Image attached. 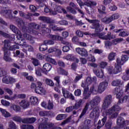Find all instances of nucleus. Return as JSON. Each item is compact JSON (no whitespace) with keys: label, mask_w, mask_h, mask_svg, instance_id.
Masks as SVG:
<instances>
[{"label":"nucleus","mask_w":129,"mask_h":129,"mask_svg":"<svg viewBox=\"0 0 129 129\" xmlns=\"http://www.w3.org/2000/svg\"><path fill=\"white\" fill-rule=\"evenodd\" d=\"M1 112L5 117H9V116H11V114L4 109H1Z\"/></svg>","instance_id":"nucleus-48"},{"label":"nucleus","mask_w":129,"mask_h":129,"mask_svg":"<svg viewBox=\"0 0 129 129\" xmlns=\"http://www.w3.org/2000/svg\"><path fill=\"white\" fill-rule=\"evenodd\" d=\"M49 38L50 39H51L53 41H61L62 40V37L59 35H49Z\"/></svg>","instance_id":"nucleus-35"},{"label":"nucleus","mask_w":129,"mask_h":129,"mask_svg":"<svg viewBox=\"0 0 129 129\" xmlns=\"http://www.w3.org/2000/svg\"><path fill=\"white\" fill-rule=\"evenodd\" d=\"M67 117V115L65 114H59L56 117V120H62V119H65Z\"/></svg>","instance_id":"nucleus-46"},{"label":"nucleus","mask_w":129,"mask_h":129,"mask_svg":"<svg viewBox=\"0 0 129 129\" xmlns=\"http://www.w3.org/2000/svg\"><path fill=\"white\" fill-rule=\"evenodd\" d=\"M90 92L92 94H97L98 93V88L94 85L92 86L90 89Z\"/></svg>","instance_id":"nucleus-38"},{"label":"nucleus","mask_w":129,"mask_h":129,"mask_svg":"<svg viewBox=\"0 0 129 129\" xmlns=\"http://www.w3.org/2000/svg\"><path fill=\"white\" fill-rule=\"evenodd\" d=\"M97 109L94 108L90 114V117H91V118H95V119H96V118L98 117V115H97Z\"/></svg>","instance_id":"nucleus-34"},{"label":"nucleus","mask_w":129,"mask_h":129,"mask_svg":"<svg viewBox=\"0 0 129 129\" xmlns=\"http://www.w3.org/2000/svg\"><path fill=\"white\" fill-rule=\"evenodd\" d=\"M47 27V24L45 23H40V25H38L37 27V30H40V29H46Z\"/></svg>","instance_id":"nucleus-61"},{"label":"nucleus","mask_w":129,"mask_h":129,"mask_svg":"<svg viewBox=\"0 0 129 129\" xmlns=\"http://www.w3.org/2000/svg\"><path fill=\"white\" fill-rule=\"evenodd\" d=\"M115 95L116 98L119 99L117 103L116 104V105H119L120 103H123L124 101H126L127 99H128L129 96L127 95H124L123 92H122V90L118 89L117 91H115Z\"/></svg>","instance_id":"nucleus-5"},{"label":"nucleus","mask_w":129,"mask_h":129,"mask_svg":"<svg viewBox=\"0 0 129 129\" xmlns=\"http://www.w3.org/2000/svg\"><path fill=\"white\" fill-rule=\"evenodd\" d=\"M67 10L69 13L73 15H76V14H77L76 10H78V8L73 2H71L70 3V7H68Z\"/></svg>","instance_id":"nucleus-13"},{"label":"nucleus","mask_w":129,"mask_h":129,"mask_svg":"<svg viewBox=\"0 0 129 129\" xmlns=\"http://www.w3.org/2000/svg\"><path fill=\"white\" fill-rule=\"evenodd\" d=\"M9 129H17V125L13 121L9 123Z\"/></svg>","instance_id":"nucleus-50"},{"label":"nucleus","mask_w":129,"mask_h":129,"mask_svg":"<svg viewBox=\"0 0 129 129\" xmlns=\"http://www.w3.org/2000/svg\"><path fill=\"white\" fill-rule=\"evenodd\" d=\"M17 23L18 26L19 28H20V29H22V31H24V32H27L28 30H29V27H28V25L25 23V22L22 19H18L16 21Z\"/></svg>","instance_id":"nucleus-10"},{"label":"nucleus","mask_w":129,"mask_h":129,"mask_svg":"<svg viewBox=\"0 0 129 129\" xmlns=\"http://www.w3.org/2000/svg\"><path fill=\"white\" fill-rule=\"evenodd\" d=\"M77 53L79 54L82 57H88V52L87 50L85 49L84 48L78 47L76 49Z\"/></svg>","instance_id":"nucleus-15"},{"label":"nucleus","mask_w":129,"mask_h":129,"mask_svg":"<svg viewBox=\"0 0 129 129\" xmlns=\"http://www.w3.org/2000/svg\"><path fill=\"white\" fill-rule=\"evenodd\" d=\"M82 104V100H80L79 101L77 102L75 105L67 107L66 109V112H70L73 110V109H78L81 105Z\"/></svg>","instance_id":"nucleus-12"},{"label":"nucleus","mask_w":129,"mask_h":129,"mask_svg":"<svg viewBox=\"0 0 129 129\" xmlns=\"http://www.w3.org/2000/svg\"><path fill=\"white\" fill-rule=\"evenodd\" d=\"M1 103L2 105H4V106H9L10 104H11L10 102L4 99L1 100Z\"/></svg>","instance_id":"nucleus-58"},{"label":"nucleus","mask_w":129,"mask_h":129,"mask_svg":"<svg viewBox=\"0 0 129 129\" xmlns=\"http://www.w3.org/2000/svg\"><path fill=\"white\" fill-rule=\"evenodd\" d=\"M23 36L26 38V40L29 41L30 44H34L35 43V38L33 37L31 35L25 33L23 34Z\"/></svg>","instance_id":"nucleus-30"},{"label":"nucleus","mask_w":129,"mask_h":129,"mask_svg":"<svg viewBox=\"0 0 129 129\" xmlns=\"http://www.w3.org/2000/svg\"><path fill=\"white\" fill-rule=\"evenodd\" d=\"M97 78L96 77L91 78L88 77L84 82H83L81 85L82 87L83 88H89V85L93 82V81H96Z\"/></svg>","instance_id":"nucleus-9"},{"label":"nucleus","mask_w":129,"mask_h":129,"mask_svg":"<svg viewBox=\"0 0 129 129\" xmlns=\"http://www.w3.org/2000/svg\"><path fill=\"white\" fill-rule=\"evenodd\" d=\"M117 124L122 128L125 127V121L123 120V119L121 117H119L117 119Z\"/></svg>","instance_id":"nucleus-27"},{"label":"nucleus","mask_w":129,"mask_h":129,"mask_svg":"<svg viewBox=\"0 0 129 129\" xmlns=\"http://www.w3.org/2000/svg\"><path fill=\"white\" fill-rule=\"evenodd\" d=\"M53 12H55L56 15H57V13H62L63 14H67V11H66V10H65L64 8H63L61 6H56L54 8Z\"/></svg>","instance_id":"nucleus-22"},{"label":"nucleus","mask_w":129,"mask_h":129,"mask_svg":"<svg viewBox=\"0 0 129 129\" xmlns=\"http://www.w3.org/2000/svg\"><path fill=\"white\" fill-rule=\"evenodd\" d=\"M22 129H34V126L32 125L23 124L21 126Z\"/></svg>","instance_id":"nucleus-52"},{"label":"nucleus","mask_w":129,"mask_h":129,"mask_svg":"<svg viewBox=\"0 0 129 129\" xmlns=\"http://www.w3.org/2000/svg\"><path fill=\"white\" fill-rule=\"evenodd\" d=\"M16 49H19V46L17 45H14L11 46L10 41L7 40H4V46L3 48V51H15Z\"/></svg>","instance_id":"nucleus-8"},{"label":"nucleus","mask_w":129,"mask_h":129,"mask_svg":"<svg viewBox=\"0 0 129 129\" xmlns=\"http://www.w3.org/2000/svg\"><path fill=\"white\" fill-rule=\"evenodd\" d=\"M10 29L12 30V32L13 33H15L16 34V35H19L20 36V40L21 41H20V46H24V47H29V45L27 44V42H26V40L25 39H23L21 38L22 37V34H21V31L18 29L16 26L14 25H10Z\"/></svg>","instance_id":"nucleus-4"},{"label":"nucleus","mask_w":129,"mask_h":129,"mask_svg":"<svg viewBox=\"0 0 129 129\" xmlns=\"http://www.w3.org/2000/svg\"><path fill=\"white\" fill-rule=\"evenodd\" d=\"M4 52V59L6 61V62H11L12 61V58L10 57L11 56V52L9 50H3Z\"/></svg>","instance_id":"nucleus-26"},{"label":"nucleus","mask_w":129,"mask_h":129,"mask_svg":"<svg viewBox=\"0 0 129 129\" xmlns=\"http://www.w3.org/2000/svg\"><path fill=\"white\" fill-rule=\"evenodd\" d=\"M62 92L63 96L66 98H70V99H72V100H74V99H75L74 96H73L72 93H70L69 91L67 90V89L62 88Z\"/></svg>","instance_id":"nucleus-14"},{"label":"nucleus","mask_w":129,"mask_h":129,"mask_svg":"<svg viewBox=\"0 0 129 129\" xmlns=\"http://www.w3.org/2000/svg\"><path fill=\"white\" fill-rule=\"evenodd\" d=\"M13 120L15 121H17V122H23V119L21 117L15 116L13 117Z\"/></svg>","instance_id":"nucleus-64"},{"label":"nucleus","mask_w":129,"mask_h":129,"mask_svg":"<svg viewBox=\"0 0 129 129\" xmlns=\"http://www.w3.org/2000/svg\"><path fill=\"white\" fill-rule=\"evenodd\" d=\"M86 20L90 23V24H93L92 25V29L95 30V33H100L103 31V27H102V25L97 22H98V20L94 19L90 20L88 18H86Z\"/></svg>","instance_id":"nucleus-3"},{"label":"nucleus","mask_w":129,"mask_h":129,"mask_svg":"<svg viewBox=\"0 0 129 129\" xmlns=\"http://www.w3.org/2000/svg\"><path fill=\"white\" fill-rule=\"evenodd\" d=\"M105 33L104 32H98V37L99 39H101L102 40H105Z\"/></svg>","instance_id":"nucleus-60"},{"label":"nucleus","mask_w":129,"mask_h":129,"mask_svg":"<svg viewBox=\"0 0 129 129\" xmlns=\"http://www.w3.org/2000/svg\"><path fill=\"white\" fill-rule=\"evenodd\" d=\"M89 90V88H84V92L83 93V99H88L90 98L91 96V93L88 92Z\"/></svg>","instance_id":"nucleus-19"},{"label":"nucleus","mask_w":129,"mask_h":129,"mask_svg":"<svg viewBox=\"0 0 129 129\" xmlns=\"http://www.w3.org/2000/svg\"><path fill=\"white\" fill-rule=\"evenodd\" d=\"M30 101L31 103V104L36 105L38 103V98L36 97H31L30 98Z\"/></svg>","instance_id":"nucleus-45"},{"label":"nucleus","mask_w":129,"mask_h":129,"mask_svg":"<svg viewBox=\"0 0 129 129\" xmlns=\"http://www.w3.org/2000/svg\"><path fill=\"white\" fill-rule=\"evenodd\" d=\"M98 12L100 15H106V12H105V6H101L100 9H98Z\"/></svg>","instance_id":"nucleus-47"},{"label":"nucleus","mask_w":129,"mask_h":129,"mask_svg":"<svg viewBox=\"0 0 129 129\" xmlns=\"http://www.w3.org/2000/svg\"><path fill=\"white\" fill-rule=\"evenodd\" d=\"M46 61H47V62H49V63H51V64H53V65L56 66L57 64V63L56 62V60L55 59L49 57L47 56L45 58Z\"/></svg>","instance_id":"nucleus-42"},{"label":"nucleus","mask_w":129,"mask_h":129,"mask_svg":"<svg viewBox=\"0 0 129 129\" xmlns=\"http://www.w3.org/2000/svg\"><path fill=\"white\" fill-rule=\"evenodd\" d=\"M38 20L41 21V22H43V23H46V24H53V21H52L49 17L40 16Z\"/></svg>","instance_id":"nucleus-23"},{"label":"nucleus","mask_w":129,"mask_h":129,"mask_svg":"<svg viewBox=\"0 0 129 129\" xmlns=\"http://www.w3.org/2000/svg\"><path fill=\"white\" fill-rule=\"evenodd\" d=\"M119 110H120V107H119V105L115 104L111 108L106 110L105 114L106 116L111 115V116L109 117V118H115L116 117H117L118 113L115 112L113 113V112L114 111H119Z\"/></svg>","instance_id":"nucleus-2"},{"label":"nucleus","mask_w":129,"mask_h":129,"mask_svg":"<svg viewBox=\"0 0 129 129\" xmlns=\"http://www.w3.org/2000/svg\"><path fill=\"white\" fill-rule=\"evenodd\" d=\"M49 120L48 118L43 117L42 118L43 123L40 124L38 126V129H47V121Z\"/></svg>","instance_id":"nucleus-21"},{"label":"nucleus","mask_w":129,"mask_h":129,"mask_svg":"<svg viewBox=\"0 0 129 129\" xmlns=\"http://www.w3.org/2000/svg\"><path fill=\"white\" fill-rule=\"evenodd\" d=\"M32 64L35 67L39 66V65H40V61H39V60H38L36 58H33L32 59Z\"/></svg>","instance_id":"nucleus-59"},{"label":"nucleus","mask_w":129,"mask_h":129,"mask_svg":"<svg viewBox=\"0 0 129 129\" xmlns=\"http://www.w3.org/2000/svg\"><path fill=\"white\" fill-rule=\"evenodd\" d=\"M119 18V15H118V14H114L112 15L110 17H105L101 19V22L102 23H104V24H110L112 21H114V20H117V19H118Z\"/></svg>","instance_id":"nucleus-7"},{"label":"nucleus","mask_w":129,"mask_h":129,"mask_svg":"<svg viewBox=\"0 0 129 129\" xmlns=\"http://www.w3.org/2000/svg\"><path fill=\"white\" fill-rule=\"evenodd\" d=\"M122 41H123V38H115L112 41V43L113 45H117V44L121 43Z\"/></svg>","instance_id":"nucleus-40"},{"label":"nucleus","mask_w":129,"mask_h":129,"mask_svg":"<svg viewBox=\"0 0 129 129\" xmlns=\"http://www.w3.org/2000/svg\"><path fill=\"white\" fill-rule=\"evenodd\" d=\"M0 35L1 36H3L4 38H10V34L4 32L3 31L0 30Z\"/></svg>","instance_id":"nucleus-63"},{"label":"nucleus","mask_w":129,"mask_h":129,"mask_svg":"<svg viewBox=\"0 0 129 129\" xmlns=\"http://www.w3.org/2000/svg\"><path fill=\"white\" fill-rule=\"evenodd\" d=\"M66 59H67V60H69V61H74V62H76V63L79 62V59L72 54H68L66 56Z\"/></svg>","instance_id":"nucleus-29"},{"label":"nucleus","mask_w":129,"mask_h":129,"mask_svg":"<svg viewBox=\"0 0 129 129\" xmlns=\"http://www.w3.org/2000/svg\"><path fill=\"white\" fill-rule=\"evenodd\" d=\"M108 85L107 82H103L100 83L98 86V93H102Z\"/></svg>","instance_id":"nucleus-17"},{"label":"nucleus","mask_w":129,"mask_h":129,"mask_svg":"<svg viewBox=\"0 0 129 129\" xmlns=\"http://www.w3.org/2000/svg\"><path fill=\"white\" fill-rule=\"evenodd\" d=\"M115 68H114V74H117L121 71V66L122 65L118 62H116Z\"/></svg>","instance_id":"nucleus-24"},{"label":"nucleus","mask_w":129,"mask_h":129,"mask_svg":"<svg viewBox=\"0 0 129 129\" xmlns=\"http://www.w3.org/2000/svg\"><path fill=\"white\" fill-rule=\"evenodd\" d=\"M57 73L59 75H63V76H68V75H69V74L68 73V71L65 70L62 68H59L57 69Z\"/></svg>","instance_id":"nucleus-32"},{"label":"nucleus","mask_w":129,"mask_h":129,"mask_svg":"<svg viewBox=\"0 0 129 129\" xmlns=\"http://www.w3.org/2000/svg\"><path fill=\"white\" fill-rule=\"evenodd\" d=\"M121 81L120 80H116L112 81L111 84L112 86H118L120 84Z\"/></svg>","instance_id":"nucleus-54"},{"label":"nucleus","mask_w":129,"mask_h":129,"mask_svg":"<svg viewBox=\"0 0 129 129\" xmlns=\"http://www.w3.org/2000/svg\"><path fill=\"white\" fill-rule=\"evenodd\" d=\"M107 119V117L104 116V117L102 119L101 121L99 120L97 123V129H100L101 127H102V126H103V125L105 124V122H106Z\"/></svg>","instance_id":"nucleus-25"},{"label":"nucleus","mask_w":129,"mask_h":129,"mask_svg":"<svg viewBox=\"0 0 129 129\" xmlns=\"http://www.w3.org/2000/svg\"><path fill=\"white\" fill-rule=\"evenodd\" d=\"M52 69V65L49 63H46L43 66V73L47 74Z\"/></svg>","instance_id":"nucleus-20"},{"label":"nucleus","mask_w":129,"mask_h":129,"mask_svg":"<svg viewBox=\"0 0 129 129\" xmlns=\"http://www.w3.org/2000/svg\"><path fill=\"white\" fill-rule=\"evenodd\" d=\"M115 56H116V53L110 52L108 56L109 61H113L115 59Z\"/></svg>","instance_id":"nucleus-44"},{"label":"nucleus","mask_w":129,"mask_h":129,"mask_svg":"<svg viewBox=\"0 0 129 129\" xmlns=\"http://www.w3.org/2000/svg\"><path fill=\"white\" fill-rule=\"evenodd\" d=\"M19 104L21 107H22L24 109H26V108H28L30 106V103L28 101H26V100H22L19 103Z\"/></svg>","instance_id":"nucleus-31"},{"label":"nucleus","mask_w":129,"mask_h":129,"mask_svg":"<svg viewBox=\"0 0 129 129\" xmlns=\"http://www.w3.org/2000/svg\"><path fill=\"white\" fill-rule=\"evenodd\" d=\"M39 114L40 116H48V111H40Z\"/></svg>","instance_id":"nucleus-62"},{"label":"nucleus","mask_w":129,"mask_h":129,"mask_svg":"<svg viewBox=\"0 0 129 129\" xmlns=\"http://www.w3.org/2000/svg\"><path fill=\"white\" fill-rule=\"evenodd\" d=\"M93 71L96 76L99 78H102L104 75L103 71L101 69H98V70L94 69Z\"/></svg>","instance_id":"nucleus-28"},{"label":"nucleus","mask_w":129,"mask_h":129,"mask_svg":"<svg viewBox=\"0 0 129 129\" xmlns=\"http://www.w3.org/2000/svg\"><path fill=\"white\" fill-rule=\"evenodd\" d=\"M31 88L34 89L35 93L37 94H41V93H45L46 91L45 89L42 87V83L41 82H38L37 84L32 83L31 85Z\"/></svg>","instance_id":"nucleus-6"},{"label":"nucleus","mask_w":129,"mask_h":129,"mask_svg":"<svg viewBox=\"0 0 129 129\" xmlns=\"http://www.w3.org/2000/svg\"><path fill=\"white\" fill-rule=\"evenodd\" d=\"M112 125V121L108 120L105 124V129H112L111 126Z\"/></svg>","instance_id":"nucleus-49"},{"label":"nucleus","mask_w":129,"mask_h":129,"mask_svg":"<svg viewBox=\"0 0 129 129\" xmlns=\"http://www.w3.org/2000/svg\"><path fill=\"white\" fill-rule=\"evenodd\" d=\"M45 83L47 85H49V86H54V82L52 80L49 79H45Z\"/></svg>","instance_id":"nucleus-53"},{"label":"nucleus","mask_w":129,"mask_h":129,"mask_svg":"<svg viewBox=\"0 0 129 129\" xmlns=\"http://www.w3.org/2000/svg\"><path fill=\"white\" fill-rule=\"evenodd\" d=\"M36 121V119L34 117L27 118L23 120V122L24 123H33Z\"/></svg>","instance_id":"nucleus-36"},{"label":"nucleus","mask_w":129,"mask_h":129,"mask_svg":"<svg viewBox=\"0 0 129 129\" xmlns=\"http://www.w3.org/2000/svg\"><path fill=\"white\" fill-rule=\"evenodd\" d=\"M111 100H112V96L111 95L107 96L104 100L102 104L103 109H106L110 105L111 103Z\"/></svg>","instance_id":"nucleus-11"},{"label":"nucleus","mask_w":129,"mask_h":129,"mask_svg":"<svg viewBox=\"0 0 129 129\" xmlns=\"http://www.w3.org/2000/svg\"><path fill=\"white\" fill-rule=\"evenodd\" d=\"M5 99H8V100H15L17 98V94H15L13 97H10L8 95H6L4 97Z\"/></svg>","instance_id":"nucleus-56"},{"label":"nucleus","mask_w":129,"mask_h":129,"mask_svg":"<svg viewBox=\"0 0 129 129\" xmlns=\"http://www.w3.org/2000/svg\"><path fill=\"white\" fill-rule=\"evenodd\" d=\"M54 80L56 81L54 87V90L58 93H60V77L56 76L54 78Z\"/></svg>","instance_id":"nucleus-18"},{"label":"nucleus","mask_w":129,"mask_h":129,"mask_svg":"<svg viewBox=\"0 0 129 129\" xmlns=\"http://www.w3.org/2000/svg\"><path fill=\"white\" fill-rule=\"evenodd\" d=\"M99 102H100V97L96 96L93 98L89 103H86L82 113L79 116V118H82V117L85 115L87 110H88L89 105L91 106V108H94L95 106H97V105H98V103H99Z\"/></svg>","instance_id":"nucleus-1"},{"label":"nucleus","mask_w":129,"mask_h":129,"mask_svg":"<svg viewBox=\"0 0 129 129\" xmlns=\"http://www.w3.org/2000/svg\"><path fill=\"white\" fill-rule=\"evenodd\" d=\"M14 57H19L20 59H23L25 57V54L19 50H16L15 53L14 54Z\"/></svg>","instance_id":"nucleus-37"},{"label":"nucleus","mask_w":129,"mask_h":129,"mask_svg":"<svg viewBox=\"0 0 129 129\" xmlns=\"http://www.w3.org/2000/svg\"><path fill=\"white\" fill-rule=\"evenodd\" d=\"M44 12L46 14H49V15H53V16L56 15V12H54V10L49 9L48 7L44 8Z\"/></svg>","instance_id":"nucleus-39"},{"label":"nucleus","mask_w":129,"mask_h":129,"mask_svg":"<svg viewBox=\"0 0 129 129\" xmlns=\"http://www.w3.org/2000/svg\"><path fill=\"white\" fill-rule=\"evenodd\" d=\"M42 72L43 73V69L40 68L35 70V73L37 76H42Z\"/></svg>","instance_id":"nucleus-55"},{"label":"nucleus","mask_w":129,"mask_h":129,"mask_svg":"<svg viewBox=\"0 0 129 129\" xmlns=\"http://www.w3.org/2000/svg\"><path fill=\"white\" fill-rule=\"evenodd\" d=\"M49 28L53 32H61V31H63V29L61 28V27H57V25H55L54 24H50L49 25Z\"/></svg>","instance_id":"nucleus-33"},{"label":"nucleus","mask_w":129,"mask_h":129,"mask_svg":"<svg viewBox=\"0 0 129 129\" xmlns=\"http://www.w3.org/2000/svg\"><path fill=\"white\" fill-rule=\"evenodd\" d=\"M53 108H54V104H53V102L49 100L48 103L46 105V109H48V110H51V109H53Z\"/></svg>","instance_id":"nucleus-43"},{"label":"nucleus","mask_w":129,"mask_h":129,"mask_svg":"<svg viewBox=\"0 0 129 129\" xmlns=\"http://www.w3.org/2000/svg\"><path fill=\"white\" fill-rule=\"evenodd\" d=\"M128 60V55L122 54L121 58L117 57L116 59V62H118L121 65H123L125 62Z\"/></svg>","instance_id":"nucleus-16"},{"label":"nucleus","mask_w":129,"mask_h":129,"mask_svg":"<svg viewBox=\"0 0 129 129\" xmlns=\"http://www.w3.org/2000/svg\"><path fill=\"white\" fill-rule=\"evenodd\" d=\"M48 49V46H47L46 44H45L43 42V44H41L40 45L39 47V51L43 52L44 51H46V50Z\"/></svg>","instance_id":"nucleus-41"},{"label":"nucleus","mask_w":129,"mask_h":129,"mask_svg":"<svg viewBox=\"0 0 129 129\" xmlns=\"http://www.w3.org/2000/svg\"><path fill=\"white\" fill-rule=\"evenodd\" d=\"M12 108L13 110L16 112H20V111H21V107L18 105H13L12 106Z\"/></svg>","instance_id":"nucleus-51"},{"label":"nucleus","mask_w":129,"mask_h":129,"mask_svg":"<svg viewBox=\"0 0 129 129\" xmlns=\"http://www.w3.org/2000/svg\"><path fill=\"white\" fill-rule=\"evenodd\" d=\"M129 35V33L127 31L120 32L118 35L119 37H126Z\"/></svg>","instance_id":"nucleus-57"}]
</instances>
